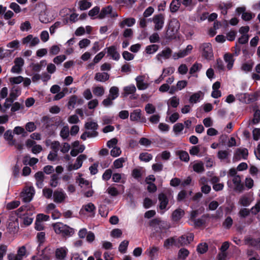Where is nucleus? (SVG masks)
Returning a JSON list of instances; mask_svg holds the SVG:
<instances>
[{"label": "nucleus", "mask_w": 260, "mask_h": 260, "mask_svg": "<svg viewBox=\"0 0 260 260\" xmlns=\"http://www.w3.org/2000/svg\"><path fill=\"white\" fill-rule=\"evenodd\" d=\"M39 160L38 158L35 157L30 158L29 156L26 155L23 158L24 164H28L30 166H32L36 164L38 162Z\"/></svg>", "instance_id": "obj_40"}, {"label": "nucleus", "mask_w": 260, "mask_h": 260, "mask_svg": "<svg viewBox=\"0 0 260 260\" xmlns=\"http://www.w3.org/2000/svg\"><path fill=\"white\" fill-rule=\"evenodd\" d=\"M107 53L114 60H118L120 58V54L117 52L116 47L114 46H111L107 48Z\"/></svg>", "instance_id": "obj_23"}, {"label": "nucleus", "mask_w": 260, "mask_h": 260, "mask_svg": "<svg viewBox=\"0 0 260 260\" xmlns=\"http://www.w3.org/2000/svg\"><path fill=\"white\" fill-rule=\"evenodd\" d=\"M128 245V241L127 240H124L119 245L118 248L119 251L122 253H125L126 251Z\"/></svg>", "instance_id": "obj_60"}, {"label": "nucleus", "mask_w": 260, "mask_h": 260, "mask_svg": "<svg viewBox=\"0 0 260 260\" xmlns=\"http://www.w3.org/2000/svg\"><path fill=\"white\" fill-rule=\"evenodd\" d=\"M159 48V47L157 45L153 44L147 46L146 47L145 51L147 54H153L155 52H156Z\"/></svg>", "instance_id": "obj_49"}, {"label": "nucleus", "mask_w": 260, "mask_h": 260, "mask_svg": "<svg viewBox=\"0 0 260 260\" xmlns=\"http://www.w3.org/2000/svg\"><path fill=\"white\" fill-rule=\"evenodd\" d=\"M193 49L191 45H188L186 48L183 50H180L178 52H175L173 55V58L175 60L180 58H183L189 54Z\"/></svg>", "instance_id": "obj_14"}, {"label": "nucleus", "mask_w": 260, "mask_h": 260, "mask_svg": "<svg viewBox=\"0 0 260 260\" xmlns=\"http://www.w3.org/2000/svg\"><path fill=\"white\" fill-rule=\"evenodd\" d=\"M260 121V110L258 109H254V113L252 122L253 124H257Z\"/></svg>", "instance_id": "obj_59"}, {"label": "nucleus", "mask_w": 260, "mask_h": 260, "mask_svg": "<svg viewBox=\"0 0 260 260\" xmlns=\"http://www.w3.org/2000/svg\"><path fill=\"white\" fill-rule=\"evenodd\" d=\"M208 249V246L206 243H201L198 245L197 250L199 253L203 254L207 251Z\"/></svg>", "instance_id": "obj_51"}, {"label": "nucleus", "mask_w": 260, "mask_h": 260, "mask_svg": "<svg viewBox=\"0 0 260 260\" xmlns=\"http://www.w3.org/2000/svg\"><path fill=\"white\" fill-rule=\"evenodd\" d=\"M173 196L170 191L168 192V197L167 194L161 193L158 196V200L159 201V208L161 210L165 209L168 204L169 199H172Z\"/></svg>", "instance_id": "obj_8"}, {"label": "nucleus", "mask_w": 260, "mask_h": 260, "mask_svg": "<svg viewBox=\"0 0 260 260\" xmlns=\"http://www.w3.org/2000/svg\"><path fill=\"white\" fill-rule=\"evenodd\" d=\"M193 238L194 236L192 233L182 235L177 240V243H175V245L179 247L187 245L193 241Z\"/></svg>", "instance_id": "obj_9"}, {"label": "nucleus", "mask_w": 260, "mask_h": 260, "mask_svg": "<svg viewBox=\"0 0 260 260\" xmlns=\"http://www.w3.org/2000/svg\"><path fill=\"white\" fill-rule=\"evenodd\" d=\"M35 190L32 186H26L21 193L22 201L24 202H29L35 194Z\"/></svg>", "instance_id": "obj_7"}, {"label": "nucleus", "mask_w": 260, "mask_h": 260, "mask_svg": "<svg viewBox=\"0 0 260 260\" xmlns=\"http://www.w3.org/2000/svg\"><path fill=\"white\" fill-rule=\"evenodd\" d=\"M136 91V88L133 84L125 86L123 88L122 94L124 96H127L129 94H134Z\"/></svg>", "instance_id": "obj_31"}, {"label": "nucleus", "mask_w": 260, "mask_h": 260, "mask_svg": "<svg viewBox=\"0 0 260 260\" xmlns=\"http://www.w3.org/2000/svg\"><path fill=\"white\" fill-rule=\"evenodd\" d=\"M67 197L66 193L62 189L55 190L53 194V201L57 204L63 202Z\"/></svg>", "instance_id": "obj_11"}, {"label": "nucleus", "mask_w": 260, "mask_h": 260, "mask_svg": "<svg viewBox=\"0 0 260 260\" xmlns=\"http://www.w3.org/2000/svg\"><path fill=\"white\" fill-rule=\"evenodd\" d=\"M15 65L11 68V71L14 73L19 74L22 70L24 62L21 57H17L14 60Z\"/></svg>", "instance_id": "obj_17"}, {"label": "nucleus", "mask_w": 260, "mask_h": 260, "mask_svg": "<svg viewBox=\"0 0 260 260\" xmlns=\"http://www.w3.org/2000/svg\"><path fill=\"white\" fill-rule=\"evenodd\" d=\"M203 96V93L202 91H199L197 92L194 93L192 94L189 98V101L191 104H195L197 103L200 101V98L201 96Z\"/></svg>", "instance_id": "obj_32"}, {"label": "nucleus", "mask_w": 260, "mask_h": 260, "mask_svg": "<svg viewBox=\"0 0 260 260\" xmlns=\"http://www.w3.org/2000/svg\"><path fill=\"white\" fill-rule=\"evenodd\" d=\"M96 207L92 203H89L82 206L80 211V213L82 214H90L92 216L95 215Z\"/></svg>", "instance_id": "obj_12"}, {"label": "nucleus", "mask_w": 260, "mask_h": 260, "mask_svg": "<svg viewBox=\"0 0 260 260\" xmlns=\"http://www.w3.org/2000/svg\"><path fill=\"white\" fill-rule=\"evenodd\" d=\"M126 159L123 157L119 158L113 162V167L114 169H120L123 167V164L125 162Z\"/></svg>", "instance_id": "obj_44"}, {"label": "nucleus", "mask_w": 260, "mask_h": 260, "mask_svg": "<svg viewBox=\"0 0 260 260\" xmlns=\"http://www.w3.org/2000/svg\"><path fill=\"white\" fill-rule=\"evenodd\" d=\"M5 139L8 141V143L10 145H15V141L13 139L12 133L11 130L7 131L4 134Z\"/></svg>", "instance_id": "obj_45"}, {"label": "nucleus", "mask_w": 260, "mask_h": 260, "mask_svg": "<svg viewBox=\"0 0 260 260\" xmlns=\"http://www.w3.org/2000/svg\"><path fill=\"white\" fill-rule=\"evenodd\" d=\"M98 127V125L96 122L92 121L87 122L85 124V127L87 129H91L92 131H96Z\"/></svg>", "instance_id": "obj_55"}, {"label": "nucleus", "mask_w": 260, "mask_h": 260, "mask_svg": "<svg viewBox=\"0 0 260 260\" xmlns=\"http://www.w3.org/2000/svg\"><path fill=\"white\" fill-rule=\"evenodd\" d=\"M121 153V150L118 147L115 146L110 151V154L112 156L116 157L119 156Z\"/></svg>", "instance_id": "obj_62"}, {"label": "nucleus", "mask_w": 260, "mask_h": 260, "mask_svg": "<svg viewBox=\"0 0 260 260\" xmlns=\"http://www.w3.org/2000/svg\"><path fill=\"white\" fill-rule=\"evenodd\" d=\"M251 202L250 198L247 194L242 196L239 201V203L243 206H248Z\"/></svg>", "instance_id": "obj_35"}, {"label": "nucleus", "mask_w": 260, "mask_h": 260, "mask_svg": "<svg viewBox=\"0 0 260 260\" xmlns=\"http://www.w3.org/2000/svg\"><path fill=\"white\" fill-rule=\"evenodd\" d=\"M136 85L139 90L146 89L148 86V84L144 82V77L142 76H139L136 78Z\"/></svg>", "instance_id": "obj_24"}, {"label": "nucleus", "mask_w": 260, "mask_h": 260, "mask_svg": "<svg viewBox=\"0 0 260 260\" xmlns=\"http://www.w3.org/2000/svg\"><path fill=\"white\" fill-rule=\"evenodd\" d=\"M180 27V24L178 20L176 19L172 20L166 31V38L169 39L175 38Z\"/></svg>", "instance_id": "obj_4"}, {"label": "nucleus", "mask_w": 260, "mask_h": 260, "mask_svg": "<svg viewBox=\"0 0 260 260\" xmlns=\"http://www.w3.org/2000/svg\"><path fill=\"white\" fill-rule=\"evenodd\" d=\"M158 250V247L156 246H152L148 248L145 253L151 258V260H153L154 258L157 255Z\"/></svg>", "instance_id": "obj_26"}, {"label": "nucleus", "mask_w": 260, "mask_h": 260, "mask_svg": "<svg viewBox=\"0 0 260 260\" xmlns=\"http://www.w3.org/2000/svg\"><path fill=\"white\" fill-rule=\"evenodd\" d=\"M141 110L140 109H136L131 113L130 120L133 121H137L141 119Z\"/></svg>", "instance_id": "obj_29"}, {"label": "nucleus", "mask_w": 260, "mask_h": 260, "mask_svg": "<svg viewBox=\"0 0 260 260\" xmlns=\"http://www.w3.org/2000/svg\"><path fill=\"white\" fill-rule=\"evenodd\" d=\"M85 149V146L84 145H80L78 148L73 149L70 152L71 155L72 156H76L79 153H82Z\"/></svg>", "instance_id": "obj_58"}, {"label": "nucleus", "mask_w": 260, "mask_h": 260, "mask_svg": "<svg viewBox=\"0 0 260 260\" xmlns=\"http://www.w3.org/2000/svg\"><path fill=\"white\" fill-rule=\"evenodd\" d=\"M87 158V156L85 154H80L76 158V160L74 164L70 165L68 166V170L69 171L76 170L80 168L84 160Z\"/></svg>", "instance_id": "obj_10"}, {"label": "nucleus", "mask_w": 260, "mask_h": 260, "mask_svg": "<svg viewBox=\"0 0 260 260\" xmlns=\"http://www.w3.org/2000/svg\"><path fill=\"white\" fill-rule=\"evenodd\" d=\"M100 13V8L98 6H95L88 12V15L92 19L98 18V16Z\"/></svg>", "instance_id": "obj_42"}, {"label": "nucleus", "mask_w": 260, "mask_h": 260, "mask_svg": "<svg viewBox=\"0 0 260 260\" xmlns=\"http://www.w3.org/2000/svg\"><path fill=\"white\" fill-rule=\"evenodd\" d=\"M68 250L66 247L57 248L55 250V255L57 260H64L67 256Z\"/></svg>", "instance_id": "obj_18"}, {"label": "nucleus", "mask_w": 260, "mask_h": 260, "mask_svg": "<svg viewBox=\"0 0 260 260\" xmlns=\"http://www.w3.org/2000/svg\"><path fill=\"white\" fill-rule=\"evenodd\" d=\"M259 242L260 241L258 240H255L249 237H247L245 239V244L252 246H256Z\"/></svg>", "instance_id": "obj_53"}, {"label": "nucleus", "mask_w": 260, "mask_h": 260, "mask_svg": "<svg viewBox=\"0 0 260 260\" xmlns=\"http://www.w3.org/2000/svg\"><path fill=\"white\" fill-rule=\"evenodd\" d=\"M184 211L181 209L175 210L172 214V220L175 221L179 220L184 215Z\"/></svg>", "instance_id": "obj_28"}, {"label": "nucleus", "mask_w": 260, "mask_h": 260, "mask_svg": "<svg viewBox=\"0 0 260 260\" xmlns=\"http://www.w3.org/2000/svg\"><path fill=\"white\" fill-rule=\"evenodd\" d=\"M193 170L198 173L204 172V164L202 161L195 162L192 166Z\"/></svg>", "instance_id": "obj_36"}, {"label": "nucleus", "mask_w": 260, "mask_h": 260, "mask_svg": "<svg viewBox=\"0 0 260 260\" xmlns=\"http://www.w3.org/2000/svg\"><path fill=\"white\" fill-rule=\"evenodd\" d=\"M42 122L46 128H52V126H54L55 121L54 119L48 116H44L42 119Z\"/></svg>", "instance_id": "obj_27"}, {"label": "nucleus", "mask_w": 260, "mask_h": 260, "mask_svg": "<svg viewBox=\"0 0 260 260\" xmlns=\"http://www.w3.org/2000/svg\"><path fill=\"white\" fill-rule=\"evenodd\" d=\"M180 100L177 96H174L171 98L168 102V107L177 108L179 104Z\"/></svg>", "instance_id": "obj_39"}, {"label": "nucleus", "mask_w": 260, "mask_h": 260, "mask_svg": "<svg viewBox=\"0 0 260 260\" xmlns=\"http://www.w3.org/2000/svg\"><path fill=\"white\" fill-rule=\"evenodd\" d=\"M118 16V14L113 10V8L110 6H108L102 9L98 18L102 19L106 17H110L111 18H115Z\"/></svg>", "instance_id": "obj_5"}, {"label": "nucleus", "mask_w": 260, "mask_h": 260, "mask_svg": "<svg viewBox=\"0 0 260 260\" xmlns=\"http://www.w3.org/2000/svg\"><path fill=\"white\" fill-rule=\"evenodd\" d=\"M98 133L96 131L85 132L81 136V139L85 140L87 138H93L96 137Z\"/></svg>", "instance_id": "obj_48"}, {"label": "nucleus", "mask_w": 260, "mask_h": 260, "mask_svg": "<svg viewBox=\"0 0 260 260\" xmlns=\"http://www.w3.org/2000/svg\"><path fill=\"white\" fill-rule=\"evenodd\" d=\"M19 205V201H13L7 204L6 208L8 210H12L18 207Z\"/></svg>", "instance_id": "obj_63"}, {"label": "nucleus", "mask_w": 260, "mask_h": 260, "mask_svg": "<svg viewBox=\"0 0 260 260\" xmlns=\"http://www.w3.org/2000/svg\"><path fill=\"white\" fill-rule=\"evenodd\" d=\"M40 43L39 39L34 37L32 35H29L22 39V43L24 45L29 44V47H34Z\"/></svg>", "instance_id": "obj_15"}, {"label": "nucleus", "mask_w": 260, "mask_h": 260, "mask_svg": "<svg viewBox=\"0 0 260 260\" xmlns=\"http://www.w3.org/2000/svg\"><path fill=\"white\" fill-rule=\"evenodd\" d=\"M233 183L235 185V190L239 192H242L244 190V186L241 184V178L237 175L233 179Z\"/></svg>", "instance_id": "obj_25"}, {"label": "nucleus", "mask_w": 260, "mask_h": 260, "mask_svg": "<svg viewBox=\"0 0 260 260\" xmlns=\"http://www.w3.org/2000/svg\"><path fill=\"white\" fill-rule=\"evenodd\" d=\"M110 75L106 72H98L95 74L94 79L98 82H105L109 80Z\"/></svg>", "instance_id": "obj_20"}, {"label": "nucleus", "mask_w": 260, "mask_h": 260, "mask_svg": "<svg viewBox=\"0 0 260 260\" xmlns=\"http://www.w3.org/2000/svg\"><path fill=\"white\" fill-rule=\"evenodd\" d=\"M82 176V174H79V177L77 178V182H78L79 185L81 187H83V186H91L92 183L89 182L88 180H85V179L81 177Z\"/></svg>", "instance_id": "obj_46"}, {"label": "nucleus", "mask_w": 260, "mask_h": 260, "mask_svg": "<svg viewBox=\"0 0 260 260\" xmlns=\"http://www.w3.org/2000/svg\"><path fill=\"white\" fill-rule=\"evenodd\" d=\"M177 155L180 159L184 161L188 162L189 159V156L188 153L185 151H179L177 152Z\"/></svg>", "instance_id": "obj_52"}, {"label": "nucleus", "mask_w": 260, "mask_h": 260, "mask_svg": "<svg viewBox=\"0 0 260 260\" xmlns=\"http://www.w3.org/2000/svg\"><path fill=\"white\" fill-rule=\"evenodd\" d=\"M225 62L227 63L226 67L229 70L232 69L235 59L234 58V55L231 53H226L224 55L223 57Z\"/></svg>", "instance_id": "obj_22"}, {"label": "nucleus", "mask_w": 260, "mask_h": 260, "mask_svg": "<svg viewBox=\"0 0 260 260\" xmlns=\"http://www.w3.org/2000/svg\"><path fill=\"white\" fill-rule=\"evenodd\" d=\"M202 68V64L201 63L196 62L190 68L189 70V73L190 74H193L196 72L200 71Z\"/></svg>", "instance_id": "obj_57"}, {"label": "nucleus", "mask_w": 260, "mask_h": 260, "mask_svg": "<svg viewBox=\"0 0 260 260\" xmlns=\"http://www.w3.org/2000/svg\"><path fill=\"white\" fill-rule=\"evenodd\" d=\"M92 6L91 2L86 0H81L78 3L79 9L81 11H84L90 8Z\"/></svg>", "instance_id": "obj_33"}, {"label": "nucleus", "mask_w": 260, "mask_h": 260, "mask_svg": "<svg viewBox=\"0 0 260 260\" xmlns=\"http://www.w3.org/2000/svg\"><path fill=\"white\" fill-rule=\"evenodd\" d=\"M119 95V89L116 86H112L109 90V96L112 100L116 99Z\"/></svg>", "instance_id": "obj_41"}, {"label": "nucleus", "mask_w": 260, "mask_h": 260, "mask_svg": "<svg viewBox=\"0 0 260 260\" xmlns=\"http://www.w3.org/2000/svg\"><path fill=\"white\" fill-rule=\"evenodd\" d=\"M177 243V240L176 241L175 239L174 238H170L167 239H166L164 244V246L165 248L168 249L170 248L171 246H172L173 245H175V243Z\"/></svg>", "instance_id": "obj_56"}, {"label": "nucleus", "mask_w": 260, "mask_h": 260, "mask_svg": "<svg viewBox=\"0 0 260 260\" xmlns=\"http://www.w3.org/2000/svg\"><path fill=\"white\" fill-rule=\"evenodd\" d=\"M253 62L252 60H249L242 64L241 70L247 73L251 71L253 66Z\"/></svg>", "instance_id": "obj_43"}, {"label": "nucleus", "mask_w": 260, "mask_h": 260, "mask_svg": "<svg viewBox=\"0 0 260 260\" xmlns=\"http://www.w3.org/2000/svg\"><path fill=\"white\" fill-rule=\"evenodd\" d=\"M52 226L55 233L62 237L71 236L74 233L73 229L61 222L54 223Z\"/></svg>", "instance_id": "obj_2"}, {"label": "nucleus", "mask_w": 260, "mask_h": 260, "mask_svg": "<svg viewBox=\"0 0 260 260\" xmlns=\"http://www.w3.org/2000/svg\"><path fill=\"white\" fill-rule=\"evenodd\" d=\"M7 229L10 232L13 233L19 229V222L16 214H11L10 215Z\"/></svg>", "instance_id": "obj_6"}, {"label": "nucleus", "mask_w": 260, "mask_h": 260, "mask_svg": "<svg viewBox=\"0 0 260 260\" xmlns=\"http://www.w3.org/2000/svg\"><path fill=\"white\" fill-rule=\"evenodd\" d=\"M165 17L162 14L156 15L153 16L152 21L154 24V30H159L164 26Z\"/></svg>", "instance_id": "obj_13"}, {"label": "nucleus", "mask_w": 260, "mask_h": 260, "mask_svg": "<svg viewBox=\"0 0 260 260\" xmlns=\"http://www.w3.org/2000/svg\"><path fill=\"white\" fill-rule=\"evenodd\" d=\"M9 8L13 10L16 14L19 13L21 11V9L19 5L15 2L11 3L9 5Z\"/></svg>", "instance_id": "obj_64"}, {"label": "nucleus", "mask_w": 260, "mask_h": 260, "mask_svg": "<svg viewBox=\"0 0 260 260\" xmlns=\"http://www.w3.org/2000/svg\"><path fill=\"white\" fill-rule=\"evenodd\" d=\"M172 53V50L170 48L167 47L157 54L156 58L158 61H161L162 58L165 59H169L171 57Z\"/></svg>", "instance_id": "obj_19"}, {"label": "nucleus", "mask_w": 260, "mask_h": 260, "mask_svg": "<svg viewBox=\"0 0 260 260\" xmlns=\"http://www.w3.org/2000/svg\"><path fill=\"white\" fill-rule=\"evenodd\" d=\"M70 131L68 126H64L62 127L60 132V136L63 139H66L69 136Z\"/></svg>", "instance_id": "obj_54"}, {"label": "nucleus", "mask_w": 260, "mask_h": 260, "mask_svg": "<svg viewBox=\"0 0 260 260\" xmlns=\"http://www.w3.org/2000/svg\"><path fill=\"white\" fill-rule=\"evenodd\" d=\"M92 92L95 96H102L105 93V88L102 86H96L92 88Z\"/></svg>", "instance_id": "obj_37"}, {"label": "nucleus", "mask_w": 260, "mask_h": 260, "mask_svg": "<svg viewBox=\"0 0 260 260\" xmlns=\"http://www.w3.org/2000/svg\"><path fill=\"white\" fill-rule=\"evenodd\" d=\"M119 186L121 188L120 191H118L115 187L110 186L107 188V192L112 197H116L120 193H123L124 191V187L122 185H119Z\"/></svg>", "instance_id": "obj_21"}, {"label": "nucleus", "mask_w": 260, "mask_h": 260, "mask_svg": "<svg viewBox=\"0 0 260 260\" xmlns=\"http://www.w3.org/2000/svg\"><path fill=\"white\" fill-rule=\"evenodd\" d=\"M149 225L154 231L153 236L158 240L162 239L167 235V230L169 228L166 222L158 218H154L150 220Z\"/></svg>", "instance_id": "obj_1"}, {"label": "nucleus", "mask_w": 260, "mask_h": 260, "mask_svg": "<svg viewBox=\"0 0 260 260\" xmlns=\"http://www.w3.org/2000/svg\"><path fill=\"white\" fill-rule=\"evenodd\" d=\"M23 81V77L19 76L17 77H11L9 78V81L12 84H19Z\"/></svg>", "instance_id": "obj_61"}, {"label": "nucleus", "mask_w": 260, "mask_h": 260, "mask_svg": "<svg viewBox=\"0 0 260 260\" xmlns=\"http://www.w3.org/2000/svg\"><path fill=\"white\" fill-rule=\"evenodd\" d=\"M21 93L20 88L18 87H14L12 89L10 93L9 98L12 99V100H14L18 97Z\"/></svg>", "instance_id": "obj_47"}, {"label": "nucleus", "mask_w": 260, "mask_h": 260, "mask_svg": "<svg viewBox=\"0 0 260 260\" xmlns=\"http://www.w3.org/2000/svg\"><path fill=\"white\" fill-rule=\"evenodd\" d=\"M231 151L229 150H220L217 153V157L221 160H226L230 155Z\"/></svg>", "instance_id": "obj_34"}, {"label": "nucleus", "mask_w": 260, "mask_h": 260, "mask_svg": "<svg viewBox=\"0 0 260 260\" xmlns=\"http://www.w3.org/2000/svg\"><path fill=\"white\" fill-rule=\"evenodd\" d=\"M248 154V151L246 148H238L234 154L233 160L236 161L241 159H245L247 158Z\"/></svg>", "instance_id": "obj_16"}, {"label": "nucleus", "mask_w": 260, "mask_h": 260, "mask_svg": "<svg viewBox=\"0 0 260 260\" xmlns=\"http://www.w3.org/2000/svg\"><path fill=\"white\" fill-rule=\"evenodd\" d=\"M181 6L179 0H173L170 5V11L172 13L176 12Z\"/></svg>", "instance_id": "obj_38"}, {"label": "nucleus", "mask_w": 260, "mask_h": 260, "mask_svg": "<svg viewBox=\"0 0 260 260\" xmlns=\"http://www.w3.org/2000/svg\"><path fill=\"white\" fill-rule=\"evenodd\" d=\"M152 155L147 152L141 153L139 155V158L141 161L148 162L152 159Z\"/></svg>", "instance_id": "obj_50"}, {"label": "nucleus", "mask_w": 260, "mask_h": 260, "mask_svg": "<svg viewBox=\"0 0 260 260\" xmlns=\"http://www.w3.org/2000/svg\"><path fill=\"white\" fill-rule=\"evenodd\" d=\"M136 22V20L133 18H128L124 19L119 23V26L121 28H124L125 26L131 27Z\"/></svg>", "instance_id": "obj_30"}, {"label": "nucleus", "mask_w": 260, "mask_h": 260, "mask_svg": "<svg viewBox=\"0 0 260 260\" xmlns=\"http://www.w3.org/2000/svg\"><path fill=\"white\" fill-rule=\"evenodd\" d=\"M199 51L202 56L208 61L211 60L214 57L212 46L210 43H203L199 45Z\"/></svg>", "instance_id": "obj_3"}]
</instances>
